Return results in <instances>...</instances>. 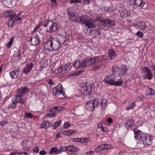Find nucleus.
<instances>
[{"label":"nucleus","instance_id":"nucleus-17","mask_svg":"<svg viewBox=\"0 0 155 155\" xmlns=\"http://www.w3.org/2000/svg\"><path fill=\"white\" fill-rule=\"evenodd\" d=\"M65 147L66 150L68 151L75 152L78 150L77 148L73 146L69 145L65 146Z\"/></svg>","mask_w":155,"mask_h":155},{"label":"nucleus","instance_id":"nucleus-57","mask_svg":"<svg viewBox=\"0 0 155 155\" xmlns=\"http://www.w3.org/2000/svg\"><path fill=\"white\" fill-rule=\"evenodd\" d=\"M33 150L34 152L38 153L39 151V149L38 147L36 146L34 149H33Z\"/></svg>","mask_w":155,"mask_h":155},{"label":"nucleus","instance_id":"nucleus-19","mask_svg":"<svg viewBox=\"0 0 155 155\" xmlns=\"http://www.w3.org/2000/svg\"><path fill=\"white\" fill-rule=\"evenodd\" d=\"M12 16H11L10 19L9 20L8 22V27H13L15 24V21L14 18Z\"/></svg>","mask_w":155,"mask_h":155},{"label":"nucleus","instance_id":"nucleus-52","mask_svg":"<svg viewBox=\"0 0 155 155\" xmlns=\"http://www.w3.org/2000/svg\"><path fill=\"white\" fill-rule=\"evenodd\" d=\"M120 16L123 18L127 16L126 12V13H124L122 11H120Z\"/></svg>","mask_w":155,"mask_h":155},{"label":"nucleus","instance_id":"nucleus-11","mask_svg":"<svg viewBox=\"0 0 155 155\" xmlns=\"http://www.w3.org/2000/svg\"><path fill=\"white\" fill-rule=\"evenodd\" d=\"M122 80L121 77L115 76L113 80V85L116 86L120 85L122 84Z\"/></svg>","mask_w":155,"mask_h":155},{"label":"nucleus","instance_id":"nucleus-49","mask_svg":"<svg viewBox=\"0 0 155 155\" xmlns=\"http://www.w3.org/2000/svg\"><path fill=\"white\" fill-rule=\"evenodd\" d=\"M136 35L138 37L141 38L143 37V33L140 31H138L136 33Z\"/></svg>","mask_w":155,"mask_h":155},{"label":"nucleus","instance_id":"nucleus-3","mask_svg":"<svg viewBox=\"0 0 155 155\" xmlns=\"http://www.w3.org/2000/svg\"><path fill=\"white\" fill-rule=\"evenodd\" d=\"M79 23L85 25L88 28H94L95 27V22L90 19L87 16L85 15H79Z\"/></svg>","mask_w":155,"mask_h":155},{"label":"nucleus","instance_id":"nucleus-6","mask_svg":"<svg viewBox=\"0 0 155 155\" xmlns=\"http://www.w3.org/2000/svg\"><path fill=\"white\" fill-rule=\"evenodd\" d=\"M94 86L89 83H86L85 85L81 87V91L84 95H89L92 92Z\"/></svg>","mask_w":155,"mask_h":155},{"label":"nucleus","instance_id":"nucleus-33","mask_svg":"<svg viewBox=\"0 0 155 155\" xmlns=\"http://www.w3.org/2000/svg\"><path fill=\"white\" fill-rule=\"evenodd\" d=\"M14 38L15 37L13 36L10 39V41L6 45V46L8 48H9L11 46L13 42Z\"/></svg>","mask_w":155,"mask_h":155},{"label":"nucleus","instance_id":"nucleus-20","mask_svg":"<svg viewBox=\"0 0 155 155\" xmlns=\"http://www.w3.org/2000/svg\"><path fill=\"white\" fill-rule=\"evenodd\" d=\"M54 94L58 97L60 98H62L66 96V94L63 90L62 91L55 92Z\"/></svg>","mask_w":155,"mask_h":155},{"label":"nucleus","instance_id":"nucleus-5","mask_svg":"<svg viewBox=\"0 0 155 155\" xmlns=\"http://www.w3.org/2000/svg\"><path fill=\"white\" fill-rule=\"evenodd\" d=\"M43 26L47 28L48 31L50 32L55 31L58 28L57 24L52 20H46L44 22Z\"/></svg>","mask_w":155,"mask_h":155},{"label":"nucleus","instance_id":"nucleus-29","mask_svg":"<svg viewBox=\"0 0 155 155\" xmlns=\"http://www.w3.org/2000/svg\"><path fill=\"white\" fill-rule=\"evenodd\" d=\"M82 60L81 61H78L75 62L74 64V66L76 68H79L80 67H83L82 66Z\"/></svg>","mask_w":155,"mask_h":155},{"label":"nucleus","instance_id":"nucleus-45","mask_svg":"<svg viewBox=\"0 0 155 155\" xmlns=\"http://www.w3.org/2000/svg\"><path fill=\"white\" fill-rule=\"evenodd\" d=\"M92 102H93V106L94 107H97V105L99 104V103H98V102L97 101V100L96 99H95L94 100H92Z\"/></svg>","mask_w":155,"mask_h":155},{"label":"nucleus","instance_id":"nucleus-23","mask_svg":"<svg viewBox=\"0 0 155 155\" xmlns=\"http://www.w3.org/2000/svg\"><path fill=\"white\" fill-rule=\"evenodd\" d=\"M29 90L27 88L25 87L19 89L18 91V94H23L27 93Z\"/></svg>","mask_w":155,"mask_h":155},{"label":"nucleus","instance_id":"nucleus-50","mask_svg":"<svg viewBox=\"0 0 155 155\" xmlns=\"http://www.w3.org/2000/svg\"><path fill=\"white\" fill-rule=\"evenodd\" d=\"M64 66L66 71H68L70 69L71 67H70V64H68L66 65H64Z\"/></svg>","mask_w":155,"mask_h":155},{"label":"nucleus","instance_id":"nucleus-9","mask_svg":"<svg viewBox=\"0 0 155 155\" xmlns=\"http://www.w3.org/2000/svg\"><path fill=\"white\" fill-rule=\"evenodd\" d=\"M147 22L146 21H143L138 24V26L140 29L142 31L147 32L149 30V28L147 25Z\"/></svg>","mask_w":155,"mask_h":155},{"label":"nucleus","instance_id":"nucleus-31","mask_svg":"<svg viewBox=\"0 0 155 155\" xmlns=\"http://www.w3.org/2000/svg\"><path fill=\"white\" fill-rule=\"evenodd\" d=\"M154 93V90L150 88H147V91L146 94L147 95L149 96L150 95H153Z\"/></svg>","mask_w":155,"mask_h":155},{"label":"nucleus","instance_id":"nucleus-8","mask_svg":"<svg viewBox=\"0 0 155 155\" xmlns=\"http://www.w3.org/2000/svg\"><path fill=\"white\" fill-rule=\"evenodd\" d=\"M143 72L146 73V74L143 75V78L144 79H148L151 80L153 78V74L151 71L148 67H144L143 69Z\"/></svg>","mask_w":155,"mask_h":155},{"label":"nucleus","instance_id":"nucleus-14","mask_svg":"<svg viewBox=\"0 0 155 155\" xmlns=\"http://www.w3.org/2000/svg\"><path fill=\"white\" fill-rule=\"evenodd\" d=\"M33 64L32 63H30L29 64H27L26 66L22 69V72L26 74L29 72L33 68Z\"/></svg>","mask_w":155,"mask_h":155},{"label":"nucleus","instance_id":"nucleus-40","mask_svg":"<svg viewBox=\"0 0 155 155\" xmlns=\"http://www.w3.org/2000/svg\"><path fill=\"white\" fill-rule=\"evenodd\" d=\"M82 73V71H77L75 72H74L73 73L71 74V76H75V75H78L81 74Z\"/></svg>","mask_w":155,"mask_h":155},{"label":"nucleus","instance_id":"nucleus-25","mask_svg":"<svg viewBox=\"0 0 155 155\" xmlns=\"http://www.w3.org/2000/svg\"><path fill=\"white\" fill-rule=\"evenodd\" d=\"M127 67L125 65H123L122 66L121 68L120 69V72H121V74L122 75L125 74L127 73Z\"/></svg>","mask_w":155,"mask_h":155},{"label":"nucleus","instance_id":"nucleus-59","mask_svg":"<svg viewBox=\"0 0 155 155\" xmlns=\"http://www.w3.org/2000/svg\"><path fill=\"white\" fill-rule=\"evenodd\" d=\"M94 151L91 150L89 152H87L86 153L87 155H94Z\"/></svg>","mask_w":155,"mask_h":155},{"label":"nucleus","instance_id":"nucleus-63","mask_svg":"<svg viewBox=\"0 0 155 155\" xmlns=\"http://www.w3.org/2000/svg\"><path fill=\"white\" fill-rule=\"evenodd\" d=\"M17 57L18 59L20 58H21V51L20 50L19 51L18 55H17Z\"/></svg>","mask_w":155,"mask_h":155},{"label":"nucleus","instance_id":"nucleus-42","mask_svg":"<svg viewBox=\"0 0 155 155\" xmlns=\"http://www.w3.org/2000/svg\"><path fill=\"white\" fill-rule=\"evenodd\" d=\"M92 101H90V102H88L87 104L89 105V107L91 108V109L93 110L94 108V107L93 106V102H91Z\"/></svg>","mask_w":155,"mask_h":155},{"label":"nucleus","instance_id":"nucleus-34","mask_svg":"<svg viewBox=\"0 0 155 155\" xmlns=\"http://www.w3.org/2000/svg\"><path fill=\"white\" fill-rule=\"evenodd\" d=\"M52 112H53L46 114L45 117H48L50 118H51L55 117L56 115V112L54 111H52Z\"/></svg>","mask_w":155,"mask_h":155},{"label":"nucleus","instance_id":"nucleus-22","mask_svg":"<svg viewBox=\"0 0 155 155\" xmlns=\"http://www.w3.org/2000/svg\"><path fill=\"white\" fill-rule=\"evenodd\" d=\"M135 5L137 6H140L141 7H143L144 4V2L142 0H135Z\"/></svg>","mask_w":155,"mask_h":155},{"label":"nucleus","instance_id":"nucleus-21","mask_svg":"<svg viewBox=\"0 0 155 155\" xmlns=\"http://www.w3.org/2000/svg\"><path fill=\"white\" fill-rule=\"evenodd\" d=\"M52 126V125L49 123V122L47 121H43L41 125V127L45 129H47L49 127H51Z\"/></svg>","mask_w":155,"mask_h":155},{"label":"nucleus","instance_id":"nucleus-15","mask_svg":"<svg viewBox=\"0 0 155 155\" xmlns=\"http://www.w3.org/2000/svg\"><path fill=\"white\" fill-rule=\"evenodd\" d=\"M109 145L106 144L101 145L96 148L95 151L97 152H99L101 150L107 148L108 147V146Z\"/></svg>","mask_w":155,"mask_h":155},{"label":"nucleus","instance_id":"nucleus-32","mask_svg":"<svg viewBox=\"0 0 155 155\" xmlns=\"http://www.w3.org/2000/svg\"><path fill=\"white\" fill-rule=\"evenodd\" d=\"M54 89H55V92L62 91L63 88L62 85L60 84H58L56 87H54Z\"/></svg>","mask_w":155,"mask_h":155},{"label":"nucleus","instance_id":"nucleus-2","mask_svg":"<svg viewBox=\"0 0 155 155\" xmlns=\"http://www.w3.org/2000/svg\"><path fill=\"white\" fill-rule=\"evenodd\" d=\"M61 42L58 38H51L45 44L44 47L45 49L49 51H56L61 46Z\"/></svg>","mask_w":155,"mask_h":155},{"label":"nucleus","instance_id":"nucleus-43","mask_svg":"<svg viewBox=\"0 0 155 155\" xmlns=\"http://www.w3.org/2000/svg\"><path fill=\"white\" fill-rule=\"evenodd\" d=\"M11 1V6H15L17 4V2H16L17 0H10Z\"/></svg>","mask_w":155,"mask_h":155},{"label":"nucleus","instance_id":"nucleus-39","mask_svg":"<svg viewBox=\"0 0 155 155\" xmlns=\"http://www.w3.org/2000/svg\"><path fill=\"white\" fill-rule=\"evenodd\" d=\"M61 123V121H59L58 122H57L55 123L53 125V129H55L57 128V127H58Z\"/></svg>","mask_w":155,"mask_h":155},{"label":"nucleus","instance_id":"nucleus-38","mask_svg":"<svg viewBox=\"0 0 155 155\" xmlns=\"http://www.w3.org/2000/svg\"><path fill=\"white\" fill-rule=\"evenodd\" d=\"M65 151V146L61 147L59 149H57V153H59L62 151Z\"/></svg>","mask_w":155,"mask_h":155},{"label":"nucleus","instance_id":"nucleus-53","mask_svg":"<svg viewBox=\"0 0 155 155\" xmlns=\"http://www.w3.org/2000/svg\"><path fill=\"white\" fill-rule=\"evenodd\" d=\"M92 33L95 34V36H99L100 35V32L97 31H92Z\"/></svg>","mask_w":155,"mask_h":155},{"label":"nucleus","instance_id":"nucleus-48","mask_svg":"<svg viewBox=\"0 0 155 155\" xmlns=\"http://www.w3.org/2000/svg\"><path fill=\"white\" fill-rule=\"evenodd\" d=\"M16 102V101H15V100H12V102L11 103L13 104V106L10 105V108H15L16 107V105L17 104Z\"/></svg>","mask_w":155,"mask_h":155},{"label":"nucleus","instance_id":"nucleus-41","mask_svg":"<svg viewBox=\"0 0 155 155\" xmlns=\"http://www.w3.org/2000/svg\"><path fill=\"white\" fill-rule=\"evenodd\" d=\"M16 14L13 15H12L13 17L14 18V19L15 20V21H21V19H22V18H21L19 17H18V16H16Z\"/></svg>","mask_w":155,"mask_h":155},{"label":"nucleus","instance_id":"nucleus-58","mask_svg":"<svg viewBox=\"0 0 155 155\" xmlns=\"http://www.w3.org/2000/svg\"><path fill=\"white\" fill-rule=\"evenodd\" d=\"M12 12L8 11L5 12V15L7 16H10L12 14Z\"/></svg>","mask_w":155,"mask_h":155},{"label":"nucleus","instance_id":"nucleus-12","mask_svg":"<svg viewBox=\"0 0 155 155\" xmlns=\"http://www.w3.org/2000/svg\"><path fill=\"white\" fill-rule=\"evenodd\" d=\"M120 69L116 65H114L112 69V74H113L114 76H120Z\"/></svg>","mask_w":155,"mask_h":155},{"label":"nucleus","instance_id":"nucleus-30","mask_svg":"<svg viewBox=\"0 0 155 155\" xmlns=\"http://www.w3.org/2000/svg\"><path fill=\"white\" fill-rule=\"evenodd\" d=\"M74 133V131L72 130L64 131L62 132V134L65 135L70 136Z\"/></svg>","mask_w":155,"mask_h":155},{"label":"nucleus","instance_id":"nucleus-47","mask_svg":"<svg viewBox=\"0 0 155 155\" xmlns=\"http://www.w3.org/2000/svg\"><path fill=\"white\" fill-rule=\"evenodd\" d=\"M25 117L26 118H32L33 117L32 114L30 113H26L25 114Z\"/></svg>","mask_w":155,"mask_h":155},{"label":"nucleus","instance_id":"nucleus-55","mask_svg":"<svg viewBox=\"0 0 155 155\" xmlns=\"http://www.w3.org/2000/svg\"><path fill=\"white\" fill-rule=\"evenodd\" d=\"M135 0H129L128 3L130 5H135Z\"/></svg>","mask_w":155,"mask_h":155},{"label":"nucleus","instance_id":"nucleus-27","mask_svg":"<svg viewBox=\"0 0 155 155\" xmlns=\"http://www.w3.org/2000/svg\"><path fill=\"white\" fill-rule=\"evenodd\" d=\"M134 122L131 120H127L126 124V127L127 128L132 127L134 124Z\"/></svg>","mask_w":155,"mask_h":155},{"label":"nucleus","instance_id":"nucleus-24","mask_svg":"<svg viewBox=\"0 0 155 155\" xmlns=\"http://www.w3.org/2000/svg\"><path fill=\"white\" fill-rule=\"evenodd\" d=\"M109 56L111 59H113L116 56V53L113 49H110L108 52Z\"/></svg>","mask_w":155,"mask_h":155},{"label":"nucleus","instance_id":"nucleus-56","mask_svg":"<svg viewBox=\"0 0 155 155\" xmlns=\"http://www.w3.org/2000/svg\"><path fill=\"white\" fill-rule=\"evenodd\" d=\"M83 2V3L85 4H89L90 3V0H81Z\"/></svg>","mask_w":155,"mask_h":155},{"label":"nucleus","instance_id":"nucleus-35","mask_svg":"<svg viewBox=\"0 0 155 155\" xmlns=\"http://www.w3.org/2000/svg\"><path fill=\"white\" fill-rule=\"evenodd\" d=\"M135 102H132L130 104H129L126 107V109L128 110L130 109H133L134 107L135 106Z\"/></svg>","mask_w":155,"mask_h":155},{"label":"nucleus","instance_id":"nucleus-10","mask_svg":"<svg viewBox=\"0 0 155 155\" xmlns=\"http://www.w3.org/2000/svg\"><path fill=\"white\" fill-rule=\"evenodd\" d=\"M114 76L111 74L110 75H107L104 79L105 82L109 85H113V80L114 78Z\"/></svg>","mask_w":155,"mask_h":155},{"label":"nucleus","instance_id":"nucleus-64","mask_svg":"<svg viewBox=\"0 0 155 155\" xmlns=\"http://www.w3.org/2000/svg\"><path fill=\"white\" fill-rule=\"evenodd\" d=\"M17 155H29L28 154H27L25 152H21V153H18Z\"/></svg>","mask_w":155,"mask_h":155},{"label":"nucleus","instance_id":"nucleus-26","mask_svg":"<svg viewBox=\"0 0 155 155\" xmlns=\"http://www.w3.org/2000/svg\"><path fill=\"white\" fill-rule=\"evenodd\" d=\"M63 110V107L59 106H55L52 108L50 110V111H54L57 113V112L62 110Z\"/></svg>","mask_w":155,"mask_h":155},{"label":"nucleus","instance_id":"nucleus-37","mask_svg":"<svg viewBox=\"0 0 155 155\" xmlns=\"http://www.w3.org/2000/svg\"><path fill=\"white\" fill-rule=\"evenodd\" d=\"M54 153H57V149L56 147L52 148L50 150V154H52Z\"/></svg>","mask_w":155,"mask_h":155},{"label":"nucleus","instance_id":"nucleus-51","mask_svg":"<svg viewBox=\"0 0 155 155\" xmlns=\"http://www.w3.org/2000/svg\"><path fill=\"white\" fill-rule=\"evenodd\" d=\"M71 126V124H69L68 122L64 123V128H67Z\"/></svg>","mask_w":155,"mask_h":155},{"label":"nucleus","instance_id":"nucleus-18","mask_svg":"<svg viewBox=\"0 0 155 155\" xmlns=\"http://www.w3.org/2000/svg\"><path fill=\"white\" fill-rule=\"evenodd\" d=\"M15 99L17 102L20 103L22 104H25V101L22 99V96L20 95L19 94L16 96Z\"/></svg>","mask_w":155,"mask_h":155},{"label":"nucleus","instance_id":"nucleus-28","mask_svg":"<svg viewBox=\"0 0 155 155\" xmlns=\"http://www.w3.org/2000/svg\"><path fill=\"white\" fill-rule=\"evenodd\" d=\"M105 24L108 25L110 27H111L114 24V22L109 19H107L104 22Z\"/></svg>","mask_w":155,"mask_h":155},{"label":"nucleus","instance_id":"nucleus-61","mask_svg":"<svg viewBox=\"0 0 155 155\" xmlns=\"http://www.w3.org/2000/svg\"><path fill=\"white\" fill-rule=\"evenodd\" d=\"M61 68H62V70L63 71V73H65L66 71V70H65V68L64 65H62L61 66Z\"/></svg>","mask_w":155,"mask_h":155},{"label":"nucleus","instance_id":"nucleus-54","mask_svg":"<svg viewBox=\"0 0 155 155\" xmlns=\"http://www.w3.org/2000/svg\"><path fill=\"white\" fill-rule=\"evenodd\" d=\"M47 82L48 83L50 84L51 85H54V82L52 81L51 79H48L47 80Z\"/></svg>","mask_w":155,"mask_h":155},{"label":"nucleus","instance_id":"nucleus-7","mask_svg":"<svg viewBox=\"0 0 155 155\" xmlns=\"http://www.w3.org/2000/svg\"><path fill=\"white\" fill-rule=\"evenodd\" d=\"M29 40L32 45L35 46L40 43V38L37 34H33Z\"/></svg>","mask_w":155,"mask_h":155},{"label":"nucleus","instance_id":"nucleus-1","mask_svg":"<svg viewBox=\"0 0 155 155\" xmlns=\"http://www.w3.org/2000/svg\"><path fill=\"white\" fill-rule=\"evenodd\" d=\"M134 138L137 140V143L144 146L150 145L152 144L153 138L149 134H145L136 128L134 130Z\"/></svg>","mask_w":155,"mask_h":155},{"label":"nucleus","instance_id":"nucleus-16","mask_svg":"<svg viewBox=\"0 0 155 155\" xmlns=\"http://www.w3.org/2000/svg\"><path fill=\"white\" fill-rule=\"evenodd\" d=\"M20 71L18 69L10 71V74L12 78H16L19 75Z\"/></svg>","mask_w":155,"mask_h":155},{"label":"nucleus","instance_id":"nucleus-46","mask_svg":"<svg viewBox=\"0 0 155 155\" xmlns=\"http://www.w3.org/2000/svg\"><path fill=\"white\" fill-rule=\"evenodd\" d=\"M101 102L102 107H103V106H105L106 105V102L107 101L106 99H103L101 100Z\"/></svg>","mask_w":155,"mask_h":155},{"label":"nucleus","instance_id":"nucleus-62","mask_svg":"<svg viewBox=\"0 0 155 155\" xmlns=\"http://www.w3.org/2000/svg\"><path fill=\"white\" fill-rule=\"evenodd\" d=\"M101 130L104 132H106L107 131V127H102Z\"/></svg>","mask_w":155,"mask_h":155},{"label":"nucleus","instance_id":"nucleus-44","mask_svg":"<svg viewBox=\"0 0 155 155\" xmlns=\"http://www.w3.org/2000/svg\"><path fill=\"white\" fill-rule=\"evenodd\" d=\"M81 0H70L69 3L72 4L74 3H81Z\"/></svg>","mask_w":155,"mask_h":155},{"label":"nucleus","instance_id":"nucleus-13","mask_svg":"<svg viewBox=\"0 0 155 155\" xmlns=\"http://www.w3.org/2000/svg\"><path fill=\"white\" fill-rule=\"evenodd\" d=\"M69 17L71 20L75 22L79 23V15H75L73 13L71 12L69 14Z\"/></svg>","mask_w":155,"mask_h":155},{"label":"nucleus","instance_id":"nucleus-36","mask_svg":"<svg viewBox=\"0 0 155 155\" xmlns=\"http://www.w3.org/2000/svg\"><path fill=\"white\" fill-rule=\"evenodd\" d=\"M42 25V23L41 22L39 23L37 25H36L35 27L34 28V30L32 31L33 34H34V33Z\"/></svg>","mask_w":155,"mask_h":155},{"label":"nucleus","instance_id":"nucleus-60","mask_svg":"<svg viewBox=\"0 0 155 155\" xmlns=\"http://www.w3.org/2000/svg\"><path fill=\"white\" fill-rule=\"evenodd\" d=\"M46 152L44 150H41L39 152L40 155H45L46 154Z\"/></svg>","mask_w":155,"mask_h":155},{"label":"nucleus","instance_id":"nucleus-4","mask_svg":"<svg viewBox=\"0 0 155 155\" xmlns=\"http://www.w3.org/2000/svg\"><path fill=\"white\" fill-rule=\"evenodd\" d=\"M103 59L99 57H96L94 58H87L82 60V66L85 67L88 66L93 65L94 64H97L101 62Z\"/></svg>","mask_w":155,"mask_h":155}]
</instances>
